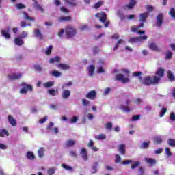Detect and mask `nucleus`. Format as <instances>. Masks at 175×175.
<instances>
[{
    "instance_id": "f257e3e1",
    "label": "nucleus",
    "mask_w": 175,
    "mask_h": 175,
    "mask_svg": "<svg viewBox=\"0 0 175 175\" xmlns=\"http://www.w3.org/2000/svg\"><path fill=\"white\" fill-rule=\"evenodd\" d=\"M138 80L141 81V84H143L146 86L157 85L158 84H159V82L161 81V79H159V77H158L153 76L152 78L149 75L146 76L145 77H144V79L142 77H139L138 78Z\"/></svg>"
},
{
    "instance_id": "f03ea898",
    "label": "nucleus",
    "mask_w": 175,
    "mask_h": 175,
    "mask_svg": "<svg viewBox=\"0 0 175 175\" xmlns=\"http://www.w3.org/2000/svg\"><path fill=\"white\" fill-rule=\"evenodd\" d=\"M65 33V36L67 38H72L77 34V31L73 27H66V28L61 29L60 31L57 32V36L62 39L63 34Z\"/></svg>"
},
{
    "instance_id": "7ed1b4c3",
    "label": "nucleus",
    "mask_w": 175,
    "mask_h": 175,
    "mask_svg": "<svg viewBox=\"0 0 175 175\" xmlns=\"http://www.w3.org/2000/svg\"><path fill=\"white\" fill-rule=\"evenodd\" d=\"M22 89H20L19 92L22 94H28V91L32 92L33 91V87L31 85L26 84L25 83H21Z\"/></svg>"
},
{
    "instance_id": "20e7f679",
    "label": "nucleus",
    "mask_w": 175,
    "mask_h": 175,
    "mask_svg": "<svg viewBox=\"0 0 175 175\" xmlns=\"http://www.w3.org/2000/svg\"><path fill=\"white\" fill-rule=\"evenodd\" d=\"M115 81H121V83H122L123 84H126L127 83H129L130 79L129 78H124V75L122 74H118L117 75H116Z\"/></svg>"
},
{
    "instance_id": "39448f33",
    "label": "nucleus",
    "mask_w": 175,
    "mask_h": 175,
    "mask_svg": "<svg viewBox=\"0 0 175 175\" xmlns=\"http://www.w3.org/2000/svg\"><path fill=\"white\" fill-rule=\"evenodd\" d=\"M85 98L90 99L91 100H94L96 98V90H91L90 92H88L87 94L85 96Z\"/></svg>"
},
{
    "instance_id": "423d86ee",
    "label": "nucleus",
    "mask_w": 175,
    "mask_h": 175,
    "mask_svg": "<svg viewBox=\"0 0 175 175\" xmlns=\"http://www.w3.org/2000/svg\"><path fill=\"white\" fill-rule=\"evenodd\" d=\"M165 72V70L164 68L160 67L158 68V70L156 71V73L154 76L156 77H159L160 79L164 77V73Z\"/></svg>"
},
{
    "instance_id": "0eeeda50",
    "label": "nucleus",
    "mask_w": 175,
    "mask_h": 175,
    "mask_svg": "<svg viewBox=\"0 0 175 175\" xmlns=\"http://www.w3.org/2000/svg\"><path fill=\"white\" fill-rule=\"evenodd\" d=\"M148 16H150L148 12L141 13L139 15V20L140 23H146V21H147V18H148Z\"/></svg>"
},
{
    "instance_id": "6e6552de",
    "label": "nucleus",
    "mask_w": 175,
    "mask_h": 175,
    "mask_svg": "<svg viewBox=\"0 0 175 175\" xmlns=\"http://www.w3.org/2000/svg\"><path fill=\"white\" fill-rule=\"evenodd\" d=\"M22 77H23V74L21 73H18V74L14 73L12 75H8V79L12 81L19 80L20 78H21Z\"/></svg>"
},
{
    "instance_id": "1a4fd4ad",
    "label": "nucleus",
    "mask_w": 175,
    "mask_h": 175,
    "mask_svg": "<svg viewBox=\"0 0 175 175\" xmlns=\"http://www.w3.org/2000/svg\"><path fill=\"white\" fill-rule=\"evenodd\" d=\"M136 3V0H130L129 4L124 6V9H129L131 10V9H133V8H135Z\"/></svg>"
},
{
    "instance_id": "9d476101",
    "label": "nucleus",
    "mask_w": 175,
    "mask_h": 175,
    "mask_svg": "<svg viewBox=\"0 0 175 175\" xmlns=\"http://www.w3.org/2000/svg\"><path fill=\"white\" fill-rule=\"evenodd\" d=\"M95 17L97 18H100V21L101 23H106V14L103 12V13H97L95 14Z\"/></svg>"
},
{
    "instance_id": "9b49d317",
    "label": "nucleus",
    "mask_w": 175,
    "mask_h": 175,
    "mask_svg": "<svg viewBox=\"0 0 175 175\" xmlns=\"http://www.w3.org/2000/svg\"><path fill=\"white\" fill-rule=\"evenodd\" d=\"M34 35L37 38L40 39V40H43L44 36L40 32V29H34Z\"/></svg>"
},
{
    "instance_id": "f8f14e48",
    "label": "nucleus",
    "mask_w": 175,
    "mask_h": 175,
    "mask_svg": "<svg viewBox=\"0 0 175 175\" xmlns=\"http://www.w3.org/2000/svg\"><path fill=\"white\" fill-rule=\"evenodd\" d=\"M166 76L167 77L168 81H170V82L175 81L174 74H173L172 71L168 70L167 72L166 73Z\"/></svg>"
},
{
    "instance_id": "ddd939ff",
    "label": "nucleus",
    "mask_w": 175,
    "mask_h": 175,
    "mask_svg": "<svg viewBox=\"0 0 175 175\" xmlns=\"http://www.w3.org/2000/svg\"><path fill=\"white\" fill-rule=\"evenodd\" d=\"M118 152H119L121 155H124L126 154V145H119L118 147Z\"/></svg>"
},
{
    "instance_id": "4468645a",
    "label": "nucleus",
    "mask_w": 175,
    "mask_h": 175,
    "mask_svg": "<svg viewBox=\"0 0 175 175\" xmlns=\"http://www.w3.org/2000/svg\"><path fill=\"white\" fill-rule=\"evenodd\" d=\"M116 15L122 21H124V20H126V15L124 14V12L122 10H118L116 12Z\"/></svg>"
},
{
    "instance_id": "2eb2a0df",
    "label": "nucleus",
    "mask_w": 175,
    "mask_h": 175,
    "mask_svg": "<svg viewBox=\"0 0 175 175\" xmlns=\"http://www.w3.org/2000/svg\"><path fill=\"white\" fill-rule=\"evenodd\" d=\"M146 163H148L151 167L154 166L157 163V161L152 158H146L145 159Z\"/></svg>"
},
{
    "instance_id": "dca6fc26",
    "label": "nucleus",
    "mask_w": 175,
    "mask_h": 175,
    "mask_svg": "<svg viewBox=\"0 0 175 175\" xmlns=\"http://www.w3.org/2000/svg\"><path fill=\"white\" fill-rule=\"evenodd\" d=\"M95 70H96V66L94 65L89 66L88 67V71L89 72V76H90L91 77H93Z\"/></svg>"
},
{
    "instance_id": "f3484780",
    "label": "nucleus",
    "mask_w": 175,
    "mask_h": 175,
    "mask_svg": "<svg viewBox=\"0 0 175 175\" xmlns=\"http://www.w3.org/2000/svg\"><path fill=\"white\" fill-rule=\"evenodd\" d=\"M8 120V122L12 126H16L17 125V122H16L15 118H13L11 115H8L7 117Z\"/></svg>"
},
{
    "instance_id": "a211bd4d",
    "label": "nucleus",
    "mask_w": 175,
    "mask_h": 175,
    "mask_svg": "<svg viewBox=\"0 0 175 175\" xmlns=\"http://www.w3.org/2000/svg\"><path fill=\"white\" fill-rule=\"evenodd\" d=\"M14 44H16V46H23L25 44V42L23 41V38H14Z\"/></svg>"
},
{
    "instance_id": "6ab92c4d",
    "label": "nucleus",
    "mask_w": 175,
    "mask_h": 175,
    "mask_svg": "<svg viewBox=\"0 0 175 175\" xmlns=\"http://www.w3.org/2000/svg\"><path fill=\"white\" fill-rule=\"evenodd\" d=\"M149 49H150L151 51H154L155 52L161 51V49H160V48L158 47V46H157V44L154 43H151L150 44H149Z\"/></svg>"
},
{
    "instance_id": "aec40b11",
    "label": "nucleus",
    "mask_w": 175,
    "mask_h": 175,
    "mask_svg": "<svg viewBox=\"0 0 175 175\" xmlns=\"http://www.w3.org/2000/svg\"><path fill=\"white\" fill-rule=\"evenodd\" d=\"M57 68L60 70H66L70 69V66L66 64H59L57 65Z\"/></svg>"
},
{
    "instance_id": "412c9836",
    "label": "nucleus",
    "mask_w": 175,
    "mask_h": 175,
    "mask_svg": "<svg viewBox=\"0 0 175 175\" xmlns=\"http://www.w3.org/2000/svg\"><path fill=\"white\" fill-rule=\"evenodd\" d=\"M80 154H81V157L83 160L87 161L88 159V156L87 154V150L85 148H81V151L80 152Z\"/></svg>"
},
{
    "instance_id": "4be33fe9",
    "label": "nucleus",
    "mask_w": 175,
    "mask_h": 175,
    "mask_svg": "<svg viewBox=\"0 0 175 175\" xmlns=\"http://www.w3.org/2000/svg\"><path fill=\"white\" fill-rule=\"evenodd\" d=\"M70 96V91L68 90H64L62 92V99L66 100L68 99Z\"/></svg>"
},
{
    "instance_id": "5701e85b",
    "label": "nucleus",
    "mask_w": 175,
    "mask_h": 175,
    "mask_svg": "<svg viewBox=\"0 0 175 175\" xmlns=\"http://www.w3.org/2000/svg\"><path fill=\"white\" fill-rule=\"evenodd\" d=\"M75 145V141L73 139H68L66 141V143H65V147L67 148L73 147Z\"/></svg>"
},
{
    "instance_id": "b1692460",
    "label": "nucleus",
    "mask_w": 175,
    "mask_h": 175,
    "mask_svg": "<svg viewBox=\"0 0 175 175\" xmlns=\"http://www.w3.org/2000/svg\"><path fill=\"white\" fill-rule=\"evenodd\" d=\"M5 136H10V133H8V130L1 129L0 130V137H4Z\"/></svg>"
},
{
    "instance_id": "393cba45",
    "label": "nucleus",
    "mask_w": 175,
    "mask_h": 175,
    "mask_svg": "<svg viewBox=\"0 0 175 175\" xmlns=\"http://www.w3.org/2000/svg\"><path fill=\"white\" fill-rule=\"evenodd\" d=\"M61 58L59 56H55V57H52L49 59L50 64H54L55 62H60Z\"/></svg>"
},
{
    "instance_id": "a878e982",
    "label": "nucleus",
    "mask_w": 175,
    "mask_h": 175,
    "mask_svg": "<svg viewBox=\"0 0 175 175\" xmlns=\"http://www.w3.org/2000/svg\"><path fill=\"white\" fill-rule=\"evenodd\" d=\"M162 138L159 136H156L154 137V138H153V143L156 144H162Z\"/></svg>"
},
{
    "instance_id": "bb28decb",
    "label": "nucleus",
    "mask_w": 175,
    "mask_h": 175,
    "mask_svg": "<svg viewBox=\"0 0 175 175\" xmlns=\"http://www.w3.org/2000/svg\"><path fill=\"white\" fill-rule=\"evenodd\" d=\"M54 84H55L54 81H48L47 83L42 84V86H44V88H49L53 87Z\"/></svg>"
},
{
    "instance_id": "cd10ccee",
    "label": "nucleus",
    "mask_w": 175,
    "mask_h": 175,
    "mask_svg": "<svg viewBox=\"0 0 175 175\" xmlns=\"http://www.w3.org/2000/svg\"><path fill=\"white\" fill-rule=\"evenodd\" d=\"M1 36L6 39H10V34L6 30H1Z\"/></svg>"
},
{
    "instance_id": "c85d7f7f",
    "label": "nucleus",
    "mask_w": 175,
    "mask_h": 175,
    "mask_svg": "<svg viewBox=\"0 0 175 175\" xmlns=\"http://www.w3.org/2000/svg\"><path fill=\"white\" fill-rule=\"evenodd\" d=\"M98 163L97 162L93 163L92 166L93 174H96L98 172Z\"/></svg>"
},
{
    "instance_id": "c756f323",
    "label": "nucleus",
    "mask_w": 175,
    "mask_h": 175,
    "mask_svg": "<svg viewBox=\"0 0 175 175\" xmlns=\"http://www.w3.org/2000/svg\"><path fill=\"white\" fill-rule=\"evenodd\" d=\"M141 41L142 40H140L139 37L131 38L130 40H129V42L130 43H135Z\"/></svg>"
},
{
    "instance_id": "7c9ffc66",
    "label": "nucleus",
    "mask_w": 175,
    "mask_h": 175,
    "mask_svg": "<svg viewBox=\"0 0 175 175\" xmlns=\"http://www.w3.org/2000/svg\"><path fill=\"white\" fill-rule=\"evenodd\" d=\"M168 146L175 148V139H167Z\"/></svg>"
},
{
    "instance_id": "2f4dec72",
    "label": "nucleus",
    "mask_w": 175,
    "mask_h": 175,
    "mask_svg": "<svg viewBox=\"0 0 175 175\" xmlns=\"http://www.w3.org/2000/svg\"><path fill=\"white\" fill-rule=\"evenodd\" d=\"M150 144V141H148L147 142H142L141 144V148H143V149L148 148Z\"/></svg>"
},
{
    "instance_id": "473e14b6",
    "label": "nucleus",
    "mask_w": 175,
    "mask_h": 175,
    "mask_svg": "<svg viewBox=\"0 0 175 175\" xmlns=\"http://www.w3.org/2000/svg\"><path fill=\"white\" fill-rule=\"evenodd\" d=\"M72 18L70 16H62L59 18V21H71Z\"/></svg>"
},
{
    "instance_id": "72a5a7b5",
    "label": "nucleus",
    "mask_w": 175,
    "mask_h": 175,
    "mask_svg": "<svg viewBox=\"0 0 175 175\" xmlns=\"http://www.w3.org/2000/svg\"><path fill=\"white\" fill-rule=\"evenodd\" d=\"M172 57H173V53H172L171 51H167L165 53V60H169L170 59H172Z\"/></svg>"
},
{
    "instance_id": "f704fd0d",
    "label": "nucleus",
    "mask_w": 175,
    "mask_h": 175,
    "mask_svg": "<svg viewBox=\"0 0 175 175\" xmlns=\"http://www.w3.org/2000/svg\"><path fill=\"white\" fill-rule=\"evenodd\" d=\"M44 149L43 147H42L40 149H38V157L43 158V157H44Z\"/></svg>"
},
{
    "instance_id": "c9c22d12",
    "label": "nucleus",
    "mask_w": 175,
    "mask_h": 175,
    "mask_svg": "<svg viewBox=\"0 0 175 175\" xmlns=\"http://www.w3.org/2000/svg\"><path fill=\"white\" fill-rule=\"evenodd\" d=\"M56 169L55 167H50L47 170V174L48 175H53L55 174Z\"/></svg>"
},
{
    "instance_id": "e433bc0d",
    "label": "nucleus",
    "mask_w": 175,
    "mask_h": 175,
    "mask_svg": "<svg viewBox=\"0 0 175 175\" xmlns=\"http://www.w3.org/2000/svg\"><path fill=\"white\" fill-rule=\"evenodd\" d=\"M66 3L70 5V6H76V0H65Z\"/></svg>"
},
{
    "instance_id": "4c0bfd02",
    "label": "nucleus",
    "mask_w": 175,
    "mask_h": 175,
    "mask_svg": "<svg viewBox=\"0 0 175 175\" xmlns=\"http://www.w3.org/2000/svg\"><path fill=\"white\" fill-rule=\"evenodd\" d=\"M157 23H163V14H159L157 16Z\"/></svg>"
},
{
    "instance_id": "58836bf2",
    "label": "nucleus",
    "mask_w": 175,
    "mask_h": 175,
    "mask_svg": "<svg viewBox=\"0 0 175 175\" xmlns=\"http://www.w3.org/2000/svg\"><path fill=\"white\" fill-rule=\"evenodd\" d=\"M27 158L29 160H33L35 159V156L32 152H27Z\"/></svg>"
},
{
    "instance_id": "ea45409f",
    "label": "nucleus",
    "mask_w": 175,
    "mask_h": 175,
    "mask_svg": "<svg viewBox=\"0 0 175 175\" xmlns=\"http://www.w3.org/2000/svg\"><path fill=\"white\" fill-rule=\"evenodd\" d=\"M33 68H34L35 71H37V72L43 71V68H42V66L40 65L35 64L33 66Z\"/></svg>"
},
{
    "instance_id": "a19ab883",
    "label": "nucleus",
    "mask_w": 175,
    "mask_h": 175,
    "mask_svg": "<svg viewBox=\"0 0 175 175\" xmlns=\"http://www.w3.org/2000/svg\"><path fill=\"white\" fill-rule=\"evenodd\" d=\"M62 167L66 171L73 172V168L70 166H68V165L62 164Z\"/></svg>"
},
{
    "instance_id": "79ce46f5",
    "label": "nucleus",
    "mask_w": 175,
    "mask_h": 175,
    "mask_svg": "<svg viewBox=\"0 0 175 175\" xmlns=\"http://www.w3.org/2000/svg\"><path fill=\"white\" fill-rule=\"evenodd\" d=\"M95 138L96 140H105L106 139V135L104 134H100L96 136Z\"/></svg>"
},
{
    "instance_id": "37998d69",
    "label": "nucleus",
    "mask_w": 175,
    "mask_h": 175,
    "mask_svg": "<svg viewBox=\"0 0 175 175\" xmlns=\"http://www.w3.org/2000/svg\"><path fill=\"white\" fill-rule=\"evenodd\" d=\"M51 75L52 76L55 77H60L61 76V72L57 70H53L51 72Z\"/></svg>"
},
{
    "instance_id": "c03bdc74",
    "label": "nucleus",
    "mask_w": 175,
    "mask_h": 175,
    "mask_svg": "<svg viewBox=\"0 0 175 175\" xmlns=\"http://www.w3.org/2000/svg\"><path fill=\"white\" fill-rule=\"evenodd\" d=\"M169 14L170 16H171V17L172 18H175V9L174 8H172L169 12Z\"/></svg>"
},
{
    "instance_id": "a18cd8bd",
    "label": "nucleus",
    "mask_w": 175,
    "mask_h": 175,
    "mask_svg": "<svg viewBox=\"0 0 175 175\" xmlns=\"http://www.w3.org/2000/svg\"><path fill=\"white\" fill-rule=\"evenodd\" d=\"M139 165H141L140 162L135 161V163H134V164L131 165V169L134 170L136 167H138L139 166Z\"/></svg>"
},
{
    "instance_id": "49530a36",
    "label": "nucleus",
    "mask_w": 175,
    "mask_h": 175,
    "mask_svg": "<svg viewBox=\"0 0 175 175\" xmlns=\"http://www.w3.org/2000/svg\"><path fill=\"white\" fill-rule=\"evenodd\" d=\"M34 7L38 9V10H40V12H43V8L40 6V5L38 4L36 1H34Z\"/></svg>"
},
{
    "instance_id": "de8ad7c7",
    "label": "nucleus",
    "mask_w": 175,
    "mask_h": 175,
    "mask_svg": "<svg viewBox=\"0 0 175 175\" xmlns=\"http://www.w3.org/2000/svg\"><path fill=\"white\" fill-rule=\"evenodd\" d=\"M23 17L25 20H29L30 21H33V18L28 16V14L25 12H23Z\"/></svg>"
},
{
    "instance_id": "09e8293b",
    "label": "nucleus",
    "mask_w": 175,
    "mask_h": 175,
    "mask_svg": "<svg viewBox=\"0 0 175 175\" xmlns=\"http://www.w3.org/2000/svg\"><path fill=\"white\" fill-rule=\"evenodd\" d=\"M52 51H53V46L50 45L49 46H48L47 50L45 52V54L47 55H49L51 53Z\"/></svg>"
},
{
    "instance_id": "8fccbe9b",
    "label": "nucleus",
    "mask_w": 175,
    "mask_h": 175,
    "mask_svg": "<svg viewBox=\"0 0 175 175\" xmlns=\"http://www.w3.org/2000/svg\"><path fill=\"white\" fill-rule=\"evenodd\" d=\"M16 9H18V10H21V9H25V5L23 3H18L16 5Z\"/></svg>"
},
{
    "instance_id": "3c124183",
    "label": "nucleus",
    "mask_w": 175,
    "mask_h": 175,
    "mask_svg": "<svg viewBox=\"0 0 175 175\" xmlns=\"http://www.w3.org/2000/svg\"><path fill=\"white\" fill-rule=\"evenodd\" d=\"M81 102L83 103V105L85 106V107H87L89 105H90V102L89 100H88L87 99H85V98L82 99Z\"/></svg>"
},
{
    "instance_id": "603ef678",
    "label": "nucleus",
    "mask_w": 175,
    "mask_h": 175,
    "mask_svg": "<svg viewBox=\"0 0 175 175\" xmlns=\"http://www.w3.org/2000/svg\"><path fill=\"white\" fill-rule=\"evenodd\" d=\"M112 128H113V124H111V122L106 123L105 129H107L109 131H111Z\"/></svg>"
},
{
    "instance_id": "864d4df0",
    "label": "nucleus",
    "mask_w": 175,
    "mask_h": 175,
    "mask_svg": "<svg viewBox=\"0 0 175 175\" xmlns=\"http://www.w3.org/2000/svg\"><path fill=\"white\" fill-rule=\"evenodd\" d=\"M103 5V1H98V3H95L94 5V9H98V8H100Z\"/></svg>"
},
{
    "instance_id": "5fc2aeb1",
    "label": "nucleus",
    "mask_w": 175,
    "mask_h": 175,
    "mask_svg": "<svg viewBox=\"0 0 175 175\" xmlns=\"http://www.w3.org/2000/svg\"><path fill=\"white\" fill-rule=\"evenodd\" d=\"M135 18H136V15L135 14L126 15V20H135Z\"/></svg>"
},
{
    "instance_id": "6e6d98bb",
    "label": "nucleus",
    "mask_w": 175,
    "mask_h": 175,
    "mask_svg": "<svg viewBox=\"0 0 175 175\" xmlns=\"http://www.w3.org/2000/svg\"><path fill=\"white\" fill-rule=\"evenodd\" d=\"M132 76L133 77H140L142 76V72H133Z\"/></svg>"
},
{
    "instance_id": "4d7b16f0",
    "label": "nucleus",
    "mask_w": 175,
    "mask_h": 175,
    "mask_svg": "<svg viewBox=\"0 0 175 175\" xmlns=\"http://www.w3.org/2000/svg\"><path fill=\"white\" fill-rule=\"evenodd\" d=\"M146 10H148V12H146V13L150 14V12H152V10H154V7H152V5H146Z\"/></svg>"
},
{
    "instance_id": "13d9d810",
    "label": "nucleus",
    "mask_w": 175,
    "mask_h": 175,
    "mask_svg": "<svg viewBox=\"0 0 175 175\" xmlns=\"http://www.w3.org/2000/svg\"><path fill=\"white\" fill-rule=\"evenodd\" d=\"M115 158H116V159H115V163H120L121 157H120V156L119 154H116Z\"/></svg>"
},
{
    "instance_id": "bf43d9fd",
    "label": "nucleus",
    "mask_w": 175,
    "mask_h": 175,
    "mask_svg": "<svg viewBox=\"0 0 175 175\" xmlns=\"http://www.w3.org/2000/svg\"><path fill=\"white\" fill-rule=\"evenodd\" d=\"M77 121H79V117L77 116H73L72 118H70V123H75Z\"/></svg>"
},
{
    "instance_id": "052dcab7",
    "label": "nucleus",
    "mask_w": 175,
    "mask_h": 175,
    "mask_svg": "<svg viewBox=\"0 0 175 175\" xmlns=\"http://www.w3.org/2000/svg\"><path fill=\"white\" fill-rule=\"evenodd\" d=\"M120 109L123 110V111L130 112V109L128 107H124V105H121Z\"/></svg>"
},
{
    "instance_id": "680f3d73",
    "label": "nucleus",
    "mask_w": 175,
    "mask_h": 175,
    "mask_svg": "<svg viewBox=\"0 0 175 175\" xmlns=\"http://www.w3.org/2000/svg\"><path fill=\"white\" fill-rule=\"evenodd\" d=\"M167 108H163L161 109V112H160V117H163L164 115L167 113Z\"/></svg>"
},
{
    "instance_id": "e2e57ef3",
    "label": "nucleus",
    "mask_w": 175,
    "mask_h": 175,
    "mask_svg": "<svg viewBox=\"0 0 175 175\" xmlns=\"http://www.w3.org/2000/svg\"><path fill=\"white\" fill-rule=\"evenodd\" d=\"M70 156L72 157V158L77 157V154H76V152L75 150L70 151Z\"/></svg>"
},
{
    "instance_id": "0e129e2a",
    "label": "nucleus",
    "mask_w": 175,
    "mask_h": 175,
    "mask_svg": "<svg viewBox=\"0 0 175 175\" xmlns=\"http://www.w3.org/2000/svg\"><path fill=\"white\" fill-rule=\"evenodd\" d=\"M47 92H48V94H49V95H51V96H55V90H53V89H51V90H48Z\"/></svg>"
},
{
    "instance_id": "69168bd1",
    "label": "nucleus",
    "mask_w": 175,
    "mask_h": 175,
    "mask_svg": "<svg viewBox=\"0 0 175 175\" xmlns=\"http://www.w3.org/2000/svg\"><path fill=\"white\" fill-rule=\"evenodd\" d=\"M140 118H141V115H135L133 116L132 121H138Z\"/></svg>"
},
{
    "instance_id": "338daca9",
    "label": "nucleus",
    "mask_w": 175,
    "mask_h": 175,
    "mask_svg": "<svg viewBox=\"0 0 175 175\" xmlns=\"http://www.w3.org/2000/svg\"><path fill=\"white\" fill-rule=\"evenodd\" d=\"M165 153H166V155H167V157L172 156L171 150H170V148L168 147L165 148Z\"/></svg>"
},
{
    "instance_id": "774afa93",
    "label": "nucleus",
    "mask_w": 175,
    "mask_h": 175,
    "mask_svg": "<svg viewBox=\"0 0 175 175\" xmlns=\"http://www.w3.org/2000/svg\"><path fill=\"white\" fill-rule=\"evenodd\" d=\"M170 119L171 120V121H175V113L174 112H171L170 115Z\"/></svg>"
}]
</instances>
